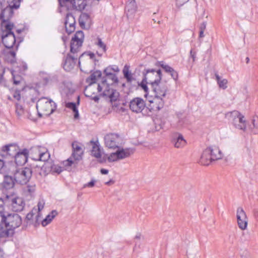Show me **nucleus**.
<instances>
[{"mask_svg":"<svg viewBox=\"0 0 258 258\" xmlns=\"http://www.w3.org/2000/svg\"><path fill=\"white\" fill-rule=\"evenodd\" d=\"M22 223L21 217L18 214H0V238L13 237L15 230Z\"/></svg>","mask_w":258,"mask_h":258,"instance_id":"obj_1","label":"nucleus"},{"mask_svg":"<svg viewBox=\"0 0 258 258\" xmlns=\"http://www.w3.org/2000/svg\"><path fill=\"white\" fill-rule=\"evenodd\" d=\"M84 39V33L81 30L76 32L74 36L72 38L70 51L74 54V55L68 54L66 56L62 63L63 68L66 71H71L75 66L77 60V55L75 56V54L78 52L79 48L82 46Z\"/></svg>","mask_w":258,"mask_h":258,"instance_id":"obj_2","label":"nucleus"},{"mask_svg":"<svg viewBox=\"0 0 258 258\" xmlns=\"http://www.w3.org/2000/svg\"><path fill=\"white\" fill-rule=\"evenodd\" d=\"M9 173L13 174L16 183L23 185L29 181L32 176V171L28 167L20 168L14 164H10L9 165Z\"/></svg>","mask_w":258,"mask_h":258,"instance_id":"obj_3","label":"nucleus"},{"mask_svg":"<svg viewBox=\"0 0 258 258\" xmlns=\"http://www.w3.org/2000/svg\"><path fill=\"white\" fill-rule=\"evenodd\" d=\"M36 108L39 114L41 112L44 115H49L55 110L56 104L50 99L42 97L37 101Z\"/></svg>","mask_w":258,"mask_h":258,"instance_id":"obj_4","label":"nucleus"},{"mask_svg":"<svg viewBox=\"0 0 258 258\" xmlns=\"http://www.w3.org/2000/svg\"><path fill=\"white\" fill-rule=\"evenodd\" d=\"M5 27L1 28L2 42L6 48L10 49L13 48L16 41V36L12 31L14 25H7Z\"/></svg>","mask_w":258,"mask_h":258,"instance_id":"obj_5","label":"nucleus"},{"mask_svg":"<svg viewBox=\"0 0 258 258\" xmlns=\"http://www.w3.org/2000/svg\"><path fill=\"white\" fill-rule=\"evenodd\" d=\"M225 116L232 121L235 127L238 129H246L247 121L244 116L237 110H233L225 114Z\"/></svg>","mask_w":258,"mask_h":258,"instance_id":"obj_6","label":"nucleus"},{"mask_svg":"<svg viewBox=\"0 0 258 258\" xmlns=\"http://www.w3.org/2000/svg\"><path fill=\"white\" fill-rule=\"evenodd\" d=\"M152 89L155 93V99L158 101V105L157 108L159 110L163 108L164 105V101L162 97L166 95L167 91V86L165 83L160 82L154 86H152Z\"/></svg>","mask_w":258,"mask_h":258,"instance_id":"obj_7","label":"nucleus"},{"mask_svg":"<svg viewBox=\"0 0 258 258\" xmlns=\"http://www.w3.org/2000/svg\"><path fill=\"white\" fill-rule=\"evenodd\" d=\"M143 76L148 81V84L152 86L160 82L162 79V72L160 70L145 69L143 72Z\"/></svg>","mask_w":258,"mask_h":258,"instance_id":"obj_8","label":"nucleus"},{"mask_svg":"<svg viewBox=\"0 0 258 258\" xmlns=\"http://www.w3.org/2000/svg\"><path fill=\"white\" fill-rule=\"evenodd\" d=\"M17 146L15 144L7 145L3 147L0 152L1 156L4 159H7L8 162L12 164L17 151Z\"/></svg>","mask_w":258,"mask_h":258,"instance_id":"obj_9","label":"nucleus"},{"mask_svg":"<svg viewBox=\"0 0 258 258\" xmlns=\"http://www.w3.org/2000/svg\"><path fill=\"white\" fill-rule=\"evenodd\" d=\"M105 144L110 149L118 148L123 141L122 136L117 134L110 133L106 135L104 137Z\"/></svg>","mask_w":258,"mask_h":258,"instance_id":"obj_10","label":"nucleus"},{"mask_svg":"<svg viewBox=\"0 0 258 258\" xmlns=\"http://www.w3.org/2000/svg\"><path fill=\"white\" fill-rule=\"evenodd\" d=\"M3 6L2 2H0V9H2ZM14 14L13 10L11 8L6 7L2 9L0 14V20L1 21V28H5L7 25H14V24L10 22V19Z\"/></svg>","mask_w":258,"mask_h":258,"instance_id":"obj_11","label":"nucleus"},{"mask_svg":"<svg viewBox=\"0 0 258 258\" xmlns=\"http://www.w3.org/2000/svg\"><path fill=\"white\" fill-rule=\"evenodd\" d=\"M6 203L11 204V209L14 212H20L23 210L25 203L21 198L18 197L12 198L8 196L6 197Z\"/></svg>","mask_w":258,"mask_h":258,"instance_id":"obj_12","label":"nucleus"},{"mask_svg":"<svg viewBox=\"0 0 258 258\" xmlns=\"http://www.w3.org/2000/svg\"><path fill=\"white\" fill-rule=\"evenodd\" d=\"M146 106L144 100L140 97L133 99L130 103L131 110L136 113L141 112Z\"/></svg>","mask_w":258,"mask_h":258,"instance_id":"obj_13","label":"nucleus"},{"mask_svg":"<svg viewBox=\"0 0 258 258\" xmlns=\"http://www.w3.org/2000/svg\"><path fill=\"white\" fill-rule=\"evenodd\" d=\"M236 218L239 228L242 230L245 229L247 226V218L241 207H238L237 209Z\"/></svg>","mask_w":258,"mask_h":258,"instance_id":"obj_14","label":"nucleus"},{"mask_svg":"<svg viewBox=\"0 0 258 258\" xmlns=\"http://www.w3.org/2000/svg\"><path fill=\"white\" fill-rule=\"evenodd\" d=\"M30 151L27 149H24L22 151H18L14 157L13 160L15 162V165L21 166L24 164L27 161Z\"/></svg>","mask_w":258,"mask_h":258,"instance_id":"obj_15","label":"nucleus"},{"mask_svg":"<svg viewBox=\"0 0 258 258\" xmlns=\"http://www.w3.org/2000/svg\"><path fill=\"white\" fill-rule=\"evenodd\" d=\"M102 85L105 87V89L101 95L106 98H109L111 102L117 101L119 96V92L115 89L110 88L109 87L110 85Z\"/></svg>","mask_w":258,"mask_h":258,"instance_id":"obj_16","label":"nucleus"},{"mask_svg":"<svg viewBox=\"0 0 258 258\" xmlns=\"http://www.w3.org/2000/svg\"><path fill=\"white\" fill-rule=\"evenodd\" d=\"M170 142L176 148H182L186 143L183 136L178 133H174L170 136Z\"/></svg>","mask_w":258,"mask_h":258,"instance_id":"obj_17","label":"nucleus"},{"mask_svg":"<svg viewBox=\"0 0 258 258\" xmlns=\"http://www.w3.org/2000/svg\"><path fill=\"white\" fill-rule=\"evenodd\" d=\"M72 146V154L71 157H72L75 161H79L81 160L84 154V151L81 147L77 142H73Z\"/></svg>","mask_w":258,"mask_h":258,"instance_id":"obj_18","label":"nucleus"},{"mask_svg":"<svg viewBox=\"0 0 258 258\" xmlns=\"http://www.w3.org/2000/svg\"><path fill=\"white\" fill-rule=\"evenodd\" d=\"M76 20L73 15L71 13L67 14L64 22L66 31L69 34L73 32L75 30Z\"/></svg>","mask_w":258,"mask_h":258,"instance_id":"obj_19","label":"nucleus"},{"mask_svg":"<svg viewBox=\"0 0 258 258\" xmlns=\"http://www.w3.org/2000/svg\"><path fill=\"white\" fill-rule=\"evenodd\" d=\"M30 151L31 153L34 152L38 154V156L36 158L33 157H32V158L34 160L46 161L50 157L49 153L47 152H40L39 147H35L31 148Z\"/></svg>","mask_w":258,"mask_h":258,"instance_id":"obj_20","label":"nucleus"},{"mask_svg":"<svg viewBox=\"0 0 258 258\" xmlns=\"http://www.w3.org/2000/svg\"><path fill=\"white\" fill-rule=\"evenodd\" d=\"M89 145L92 146L91 150V155L97 159H99L101 157V147L98 141H93L91 140L89 142Z\"/></svg>","mask_w":258,"mask_h":258,"instance_id":"obj_21","label":"nucleus"},{"mask_svg":"<svg viewBox=\"0 0 258 258\" xmlns=\"http://www.w3.org/2000/svg\"><path fill=\"white\" fill-rule=\"evenodd\" d=\"M7 172L8 174L4 176L3 186L6 189H10L14 186L16 180L13 174L9 173V167Z\"/></svg>","mask_w":258,"mask_h":258,"instance_id":"obj_22","label":"nucleus"},{"mask_svg":"<svg viewBox=\"0 0 258 258\" xmlns=\"http://www.w3.org/2000/svg\"><path fill=\"white\" fill-rule=\"evenodd\" d=\"M120 160L130 157L133 154L135 149L133 148H118L116 150Z\"/></svg>","mask_w":258,"mask_h":258,"instance_id":"obj_23","label":"nucleus"},{"mask_svg":"<svg viewBox=\"0 0 258 258\" xmlns=\"http://www.w3.org/2000/svg\"><path fill=\"white\" fill-rule=\"evenodd\" d=\"M209 152L210 150L206 149L203 151L200 160V163L202 165L207 166L214 161Z\"/></svg>","mask_w":258,"mask_h":258,"instance_id":"obj_24","label":"nucleus"},{"mask_svg":"<svg viewBox=\"0 0 258 258\" xmlns=\"http://www.w3.org/2000/svg\"><path fill=\"white\" fill-rule=\"evenodd\" d=\"M160 66L167 73L169 74L172 78L175 81L178 78V73L169 66L164 64L163 61L160 62Z\"/></svg>","mask_w":258,"mask_h":258,"instance_id":"obj_25","label":"nucleus"},{"mask_svg":"<svg viewBox=\"0 0 258 258\" xmlns=\"http://www.w3.org/2000/svg\"><path fill=\"white\" fill-rule=\"evenodd\" d=\"M118 82V78L117 77L116 75L113 73H111V75H108L107 76H105V77H103L102 79V84L112 85L115 84H117Z\"/></svg>","mask_w":258,"mask_h":258,"instance_id":"obj_26","label":"nucleus"},{"mask_svg":"<svg viewBox=\"0 0 258 258\" xmlns=\"http://www.w3.org/2000/svg\"><path fill=\"white\" fill-rule=\"evenodd\" d=\"M210 150V154L214 161L221 159L222 154L219 149L216 146L209 147L206 148Z\"/></svg>","mask_w":258,"mask_h":258,"instance_id":"obj_27","label":"nucleus"},{"mask_svg":"<svg viewBox=\"0 0 258 258\" xmlns=\"http://www.w3.org/2000/svg\"><path fill=\"white\" fill-rule=\"evenodd\" d=\"M80 101V96L77 97V103L74 102H68L66 104V107L70 108L72 110L73 112L74 113V117L75 118H78L79 115V111L78 108L77 107V105H79Z\"/></svg>","mask_w":258,"mask_h":258,"instance_id":"obj_28","label":"nucleus"},{"mask_svg":"<svg viewBox=\"0 0 258 258\" xmlns=\"http://www.w3.org/2000/svg\"><path fill=\"white\" fill-rule=\"evenodd\" d=\"M102 75V73L100 71L97 70L94 71L91 74L90 76L86 79V83L89 84V86H91L92 84L95 83L97 80V79L98 78H100Z\"/></svg>","mask_w":258,"mask_h":258,"instance_id":"obj_29","label":"nucleus"},{"mask_svg":"<svg viewBox=\"0 0 258 258\" xmlns=\"http://www.w3.org/2000/svg\"><path fill=\"white\" fill-rule=\"evenodd\" d=\"M71 9L81 11L86 6V0H73Z\"/></svg>","mask_w":258,"mask_h":258,"instance_id":"obj_30","label":"nucleus"},{"mask_svg":"<svg viewBox=\"0 0 258 258\" xmlns=\"http://www.w3.org/2000/svg\"><path fill=\"white\" fill-rule=\"evenodd\" d=\"M57 215V212L56 210H52L51 213L46 216L45 219L41 221L42 225L44 227L49 224L52 219Z\"/></svg>","mask_w":258,"mask_h":258,"instance_id":"obj_31","label":"nucleus"},{"mask_svg":"<svg viewBox=\"0 0 258 258\" xmlns=\"http://www.w3.org/2000/svg\"><path fill=\"white\" fill-rule=\"evenodd\" d=\"M122 73L124 78L126 80V82L128 83H131L133 80H135V79L133 77L132 74L130 71V67L125 65L122 70Z\"/></svg>","mask_w":258,"mask_h":258,"instance_id":"obj_32","label":"nucleus"},{"mask_svg":"<svg viewBox=\"0 0 258 258\" xmlns=\"http://www.w3.org/2000/svg\"><path fill=\"white\" fill-rule=\"evenodd\" d=\"M6 60L10 63H14L16 62V53L13 50H9L6 52L5 56Z\"/></svg>","mask_w":258,"mask_h":258,"instance_id":"obj_33","label":"nucleus"},{"mask_svg":"<svg viewBox=\"0 0 258 258\" xmlns=\"http://www.w3.org/2000/svg\"><path fill=\"white\" fill-rule=\"evenodd\" d=\"M90 16L87 13H82L79 19V23L80 27L84 29L85 28V24L89 20Z\"/></svg>","mask_w":258,"mask_h":258,"instance_id":"obj_34","label":"nucleus"},{"mask_svg":"<svg viewBox=\"0 0 258 258\" xmlns=\"http://www.w3.org/2000/svg\"><path fill=\"white\" fill-rule=\"evenodd\" d=\"M144 239V236L141 233H138L134 238L135 246L134 250L135 251L138 248H140L141 241Z\"/></svg>","mask_w":258,"mask_h":258,"instance_id":"obj_35","label":"nucleus"},{"mask_svg":"<svg viewBox=\"0 0 258 258\" xmlns=\"http://www.w3.org/2000/svg\"><path fill=\"white\" fill-rule=\"evenodd\" d=\"M8 70H9V69ZM10 71L12 76V79L14 84L16 85H19L22 81L21 76L19 74H17L16 72L13 70H10Z\"/></svg>","mask_w":258,"mask_h":258,"instance_id":"obj_36","label":"nucleus"},{"mask_svg":"<svg viewBox=\"0 0 258 258\" xmlns=\"http://www.w3.org/2000/svg\"><path fill=\"white\" fill-rule=\"evenodd\" d=\"M21 0H7L8 5L6 6L11 9H18L20 5Z\"/></svg>","mask_w":258,"mask_h":258,"instance_id":"obj_37","label":"nucleus"},{"mask_svg":"<svg viewBox=\"0 0 258 258\" xmlns=\"http://www.w3.org/2000/svg\"><path fill=\"white\" fill-rule=\"evenodd\" d=\"M73 0H58L60 7H66L68 9H71Z\"/></svg>","mask_w":258,"mask_h":258,"instance_id":"obj_38","label":"nucleus"},{"mask_svg":"<svg viewBox=\"0 0 258 258\" xmlns=\"http://www.w3.org/2000/svg\"><path fill=\"white\" fill-rule=\"evenodd\" d=\"M5 69L0 64V84L4 87H7L6 80L4 78V74Z\"/></svg>","mask_w":258,"mask_h":258,"instance_id":"obj_39","label":"nucleus"},{"mask_svg":"<svg viewBox=\"0 0 258 258\" xmlns=\"http://www.w3.org/2000/svg\"><path fill=\"white\" fill-rule=\"evenodd\" d=\"M95 44L97 45L99 48H101L103 52H105L106 51V45L102 41L100 38L97 37V41L95 42Z\"/></svg>","mask_w":258,"mask_h":258,"instance_id":"obj_40","label":"nucleus"},{"mask_svg":"<svg viewBox=\"0 0 258 258\" xmlns=\"http://www.w3.org/2000/svg\"><path fill=\"white\" fill-rule=\"evenodd\" d=\"M15 107H16L15 112H16V113L17 116L18 117L22 116V115L24 113V108L22 107V106L17 103L15 104Z\"/></svg>","mask_w":258,"mask_h":258,"instance_id":"obj_41","label":"nucleus"},{"mask_svg":"<svg viewBox=\"0 0 258 258\" xmlns=\"http://www.w3.org/2000/svg\"><path fill=\"white\" fill-rule=\"evenodd\" d=\"M107 160L109 162H115L117 160H119V158L117 154V151L114 153H111L108 157Z\"/></svg>","mask_w":258,"mask_h":258,"instance_id":"obj_42","label":"nucleus"},{"mask_svg":"<svg viewBox=\"0 0 258 258\" xmlns=\"http://www.w3.org/2000/svg\"><path fill=\"white\" fill-rule=\"evenodd\" d=\"M147 84H148V81L145 79V78L144 77L142 82L138 83V85L140 86L146 93H147L148 91V88L147 85Z\"/></svg>","mask_w":258,"mask_h":258,"instance_id":"obj_43","label":"nucleus"},{"mask_svg":"<svg viewBox=\"0 0 258 258\" xmlns=\"http://www.w3.org/2000/svg\"><path fill=\"white\" fill-rule=\"evenodd\" d=\"M11 163L8 162V161L6 159H4V158L3 159H0V170L3 168H7V170L9 165Z\"/></svg>","mask_w":258,"mask_h":258,"instance_id":"obj_44","label":"nucleus"},{"mask_svg":"<svg viewBox=\"0 0 258 258\" xmlns=\"http://www.w3.org/2000/svg\"><path fill=\"white\" fill-rule=\"evenodd\" d=\"M51 170L55 173H57L58 174H59L62 172L63 170L62 167H61L60 166L56 165H53L51 166Z\"/></svg>","mask_w":258,"mask_h":258,"instance_id":"obj_45","label":"nucleus"},{"mask_svg":"<svg viewBox=\"0 0 258 258\" xmlns=\"http://www.w3.org/2000/svg\"><path fill=\"white\" fill-rule=\"evenodd\" d=\"M89 56L90 59H93L95 57V54L93 52H84L81 54V55L79 57V64H80V60L85 56Z\"/></svg>","mask_w":258,"mask_h":258,"instance_id":"obj_46","label":"nucleus"},{"mask_svg":"<svg viewBox=\"0 0 258 258\" xmlns=\"http://www.w3.org/2000/svg\"><path fill=\"white\" fill-rule=\"evenodd\" d=\"M87 89L88 88H86L85 89V92H84V94H85V95L87 97H89V98H90L92 100H93L94 101H95V102H98L99 100V96H92V95H90L87 92Z\"/></svg>","mask_w":258,"mask_h":258,"instance_id":"obj_47","label":"nucleus"},{"mask_svg":"<svg viewBox=\"0 0 258 258\" xmlns=\"http://www.w3.org/2000/svg\"><path fill=\"white\" fill-rule=\"evenodd\" d=\"M227 80L225 79H224L223 80H221L219 82H218V84L220 88L225 89L227 88Z\"/></svg>","mask_w":258,"mask_h":258,"instance_id":"obj_48","label":"nucleus"},{"mask_svg":"<svg viewBox=\"0 0 258 258\" xmlns=\"http://www.w3.org/2000/svg\"><path fill=\"white\" fill-rule=\"evenodd\" d=\"M6 203V201H5L2 199L0 198V214L4 215L6 213L4 212V206Z\"/></svg>","mask_w":258,"mask_h":258,"instance_id":"obj_49","label":"nucleus"},{"mask_svg":"<svg viewBox=\"0 0 258 258\" xmlns=\"http://www.w3.org/2000/svg\"><path fill=\"white\" fill-rule=\"evenodd\" d=\"M40 219H41V214H40V213L38 212V214L35 217V221L34 224V225L35 227H37V226L39 225Z\"/></svg>","mask_w":258,"mask_h":258,"instance_id":"obj_50","label":"nucleus"},{"mask_svg":"<svg viewBox=\"0 0 258 258\" xmlns=\"http://www.w3.org/2000/svg\"><path fill=\"white\" fill-rule=\"evenodd\" d=\"M35 185H29L27 186V191L30 194H33L35 191Z\"/></svg>","mask_w":258,"mask_h":258,"instance_id":"obj_51","label":"nucleus"},{"mask_svg":"<svg viewBox=\"0 0 258 258\" xmlns=\"http://www.w3.org/2000/svg\"><path fill=\"white\" fill-rule=\"evenodd\" d=\"M71 158L72 157H71L70 158H69L67 160L63 161V163L64 166H71L72 165V164L74 163V161L71 159Z\"/></svg>","mask_w":258,"mask_h":258,"instance_id":"obj_52","label":"nucleus"},{"mask_svg":"<svg viewBox=\"0 0 258 258\" xmlns=\"http://www.w3.org/2000/svg\"><path fill=\"white\" fill-rule=\"evenodd\" d=\"M95 180L92 179L91 181L88 182L87 183L83 185V188H85L87 187H92L95 185Z\"/></svg>","mask_w":258,"mask_h":258,"instance_id":"obj_53","label":"nucleus"},{"mask_svg":"<svg viewBox=\"0 0 258 258\" xmlns=\"http://www.w3.org/2000/svg\"><path fill=\"white\" fill-rule=\"evenodd\" d=\"M13 97L16 99L17 100L19 101L21 99V94L19 90H16L14 94Z\"/></svg>","mask_w":258,"mask_h":258,"instance_id":"obj_54","label":"nucleus"},{"mask_svg":"<svg viewBox=\"0 0 258 258\" xmlns=\"http://www.w3.org/2000/svg\"><path fill=\"white\" fill-rule=\"evenodd\" d=\"M34 215V213L33 212V210L31 212L28 213L26 217V220L27 221V223H28V221L31 220L33 218Z\"/></svg>","mask_w":258,"mask_h":258,"instance_id":"obj_55","label":"nucleus"},{"mask_svg":"<svg viewBox=\"0 0 258 258\" xmlns=\"http://www.w3.org/2000/svg\"><path fill=\"white\" fill-rule=\"evenodd\" d=\"M252 122L253 125V127L256 129H258V117L255 116L253 117Z\"/></svg>","mask_w":258,"mask_h":258,"instance_id":"obj_56","label":"nucleus"},{"mask_svg":"<svg viewBox=\"0 0 258 258\" xmlns=\"http://www.w3.org/2000/svg\"><path fill=\"white\" fill-rule=\"evenodd\" d=\"M103 73L105 76H107L108 75H111V73L113 72H112V71L111 70L110 67H108L104 70Z\"/></svg>","mask_w":258,"mask_h":258,"instance_id":"obj_57","label":"nucleus"},{"mask_svg":"<svg viewBox=\"0 0 258 258\" xmlns=\"http://www.w3.org/2000/svg\"><path fill=\"white\" fill-rule=\"evenodd\" d=\"M189 0H176V5L179 7L187 3Z\"/></svg>","mask_w":258,"mask_h":258,"instance_id":"obj_58","label":"nucleus"},{"mask_svg":"<svg viewBox=\"0 0 258 258\" xmlns=\"http://www.w3.org/2000/svg\"><path fill=\"white\" fill-rule=\"evenodd\" d=\"M109 67H110L111 70L112 71L113 73H114L115 72H118L119 71V69L118 66H117L113 65L112 66H109Z\"/></svg>","mask_w":258,"mask_h":258,"instance_id":"obj_59","label":"nucleus"},{"mask_svg":"<svg viewBox=\"0 0 258 258\" xmlns=\"http://www.w3.org/2000/svg\"><path fill=\"white\" fill-rule=\"evenodd\" d=\"M207 26V22H203L200 26V30L201 31H204L205 30Z\"/></svg>","mask_w":258,"mask_h":258,"instance_id":"obj_60","label":"nucleus"},{"mask_svg":"<svg viewBox=\"0 0 258 258\" xmlns=\"http://www.w3.org/2000/svg\"><path fill=\"white\" fill-rule=\"evenodd\" d=\"M190 56L192 58V61H194L196 57V51H194L192 49H191L190 51Z\"/></svg>","mask_w":258,"mask_h":258,"instance_id":"obj_61","label":"nucleus"},{"mask_svg":"<svg viewBox=\"0 0 258 258\" xmlns=\"http://www.w3.org/2000/svg\"><path fill=\"white\" fill-rule=\"evenodd\" d=\"M44 207V203H41V202H39L38 203V212L40 213V212L43 209Z\"/></svg>","mask_w":258,"mask_h":258,"instance_id":"obj_62","label":"nucleus"},{"mask_svg":"<svg viewBox=\"0 0 258 258\" xmlns=\"http://www.w3.org/2000/svg\"><path fill=\"white\" fill-rule=\"evenodd\" d=\"M104 89H105V87H104V85H103L102 83H101V84H99L98 85L97 90H98V92H101L102 90L103 89L104 90Z\"/></svg>","mask_w":258,"mask_h":258,"instance_id":"obj_63","label":"nucleus"},{"mask_svg":"<svg viewBox=\"0 0 258 258\" xmlns=\"http://www.w3.org/2000/svg\"><path fill=\"white\" fill-rule=\"evenodd\" d=\"M107 155H105V156H103V157L102 158H101V157L100 158V160H99V162L100 163H103V162H105L106 160V159H107Z\"/></svg>","mask_w":258,"mask_h":258,"instance_id":"obj_64","label":"nucleus"}]
</instances>
